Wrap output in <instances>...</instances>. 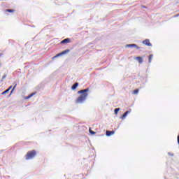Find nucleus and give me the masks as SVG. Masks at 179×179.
I'll return each mask as SVG.
<instances>
[{
  "label": "nucleus",
  "mask_w": 179,
  "mask_h": 179,
  "mask_svg": "<svg viewBox=\"0 0 179 179\" xmlns=\"http://www.w3.org/2000/svg\"><path fill=\"white\" fill-rule=\"evenodd\" d=\"M6 74H4L2 77V79H6Z\"/></svg>",
  "instance_id": "6ab92c4d"
},
{
  "label": "nucleus",
  "mask_w": 179,
  "mask_h": 179,
  "mask_svg": "<svg viewBox=\"0 0 179 179\" xmlns=\"http://www.w3.org/2000/svg\"><path fill=\"white\" fill-rule=\"evenodd\" d=\"M6 12H9L10 13H13V12H15V10H13V9H7V10H6Z\"/></svg>",
  "instance_id": "ddd939ff"
},
{
  "label": "nucleus",
  "mask_w": 179,
  "mask_h": 179,
  "mask_svg": "<svg viewBox=\"0 0 179 179\" xmlns=\"http://www.w3.org/2000/svg\"><path fill=\"white\" fill-rule=\"evenodd\" d=\"M138 93H139V90H134L133 91V94H138Z\"/></svg>",
  "instance_id": "dca6fc26"
},
{
  "label": "nucleus",
  "mask_w": 179,
  "mask_h": 179,
  "mask_svg": "<svg viewBox=\"0 0 179 179\" xmlns=\"http://www.w3.org/2000/svg\"><path fill=\"white\" fill-rule=\"evenodd\" d=\"M179 15H177L176 16H178Z\"/></svg>",
  "instance_id": "5701e85b"
},
{
  "label": "nucleus",
  "mask_w": 179,
  "mask_h": 179,
  "mask_svg": "<svg viewBox=\"0 0 179 179\" xmlns=\"http://www.w3.org/2000/svg\"><path fill=\"white\" fill-rule=\"evenodd\" d=\"M87 92H89V88H87L85 90H82L78 92V94H80L76 99V102L77 103H82L85 100H86V98L89 95L87 94Z\"/></svg>",
  "instance_id": "f257e3e1"
},
{
  "label": "nucleus",
  "mask_w": 179,
  "mask_h": 179,
  "mask_svg": "<svg viewBox=\"0 0 179 179\" xmlns=\"http://www.w3.org/2000/svg\"><path fill=\"white\" fill-rule=\"evenodd\" d=\"M6 93H9V89H7L5 91H3L1 94L3 95V94H6Z\"/></svg>",
  "instance_id": "4468645a"
},
{
  "label": "nucleus",
  "mask_w": 179,
  "mask_h": 179,
  "mask_svg": "<svg viewBox=\"0 0 179 179\" xmlns=\"http://www.w3.org/2000/svg\"><path fill=\"white\" fill-rule=\"evenodd\" d=\"M128 47H135L136 48H137V50H139V47H138V45H136V44H129L127 45Z\"/></svg>",
  "instance_id": "9d476101"
},
{
  "label": "nucleus",
  "mask_w": 179,
  "mask_h": 179,
  "mask_svg": "<svg viewBox=\"0 0 179 179\" xmlns=\"http://www.w3.org/2000/svg\"><path fill=\"white\" fill-rule=\"evenodd\" d=\"M143 44L148 45V47H152V43H150V41H149V39L144 40L143 41Z\"/></svg>",
  "instance_id": "20e7f679"
},
{
  "label": "nucleus",
  "mask_w": 179,
  "mask_h": 179,
  "mask_svg": "<svg viewBox=\"0 0 179 179\" xmlns=\"http://www.w3.org/2000/svg\"><path fill=\"white\" fill-rule=\"evenodd\" d=\"M152 59H153V55H150L148 57V62L150 64L152 62Z\"/></svg>",
  "instance_id": "9b49d317"
},
{
  "label": "nucleus",
  "mask_w": 179,
  "mask_h": 179,
  "mask_svg": "<svg viewBox=\"0 0 179 179\" xmlns=\"http://www.w3.org/2000/svg\"><path fill=\"white\" fill-rule=\"evenodd\" d=\"M111 135H114V131H106V136H111Z\"/></svg>",
  "instance_id": "0eeeda50"
},
{
  "label": "nucleus",
  "mask_w": 179,
  "mask_h": 179,
  "mask_svg": "<svg viewBox=\"0 0 179 179\" xmlns=\"http://www.w3.org/2000/svg\"><path fill=\"white\" fill-rule=\"evenodd\" d=\"M0 66H1V64H0Z\"/></svg>",
  "instance_id": "b1692460"
},
{
  "label": "nucleus",
  "mask_w": 179,
  "mask_h": 179,
  "mask_svg": "<svg viewBox=\"0 0 179 179\" xmlns=\"http://www.w3.org/2000/svg\"><path fill=\"white\" fill-rule=\"evenodd\" d=\"M71 43V39L69 38H67L61 41V44H65V43Z\"/></svg>",
  "instance_id": "39448f33"
},
{
  "label": "nucleus",
  "mask_w": 179,
  "mask_h": 179,
  "mask_svg": "<svg viewBox=\"0 0 179 179\" xmlns=\"http://www.w3.org/2000/svg\"><path fill=\"white\" fill-rule=\"evenodd\" d=\"M36 155H37V152L34 150L28 152L26 155V160H30V159H33Z\"/></svg>",
  "instance_id": "f03ea898"
},
{
  "label": "nucleus",
  "mask_w": 179,
  "mask_h": 179,
  "mask_svg": "<svg viewBox=\"0 0 179 179\" xmlns=\"http://www.w3.org/2000/svg\"><path fill=\"white\" fill-rule=\"evenodd\" d=\"M16 86H17V84L15 83L14 84V87H13V90L10 92V94H12V93H13V90H15V89H16Z\"/></svg>",
  "instance_id": "f8f14e48"
},
{
  "label": "nucleus",
  "mask_w": 179,
  "mask_h": 179,
  "mask_svg": "<svg viewBox=\"0 0 179 179\" xmlns=\"http://www.w3.org/2000/svg\"><path fill=\"white\" fill-rule=\"evenodd\" d=\"M1 57V55H0V57Z\"/></svg>",
  "instance_id": "412c9836"
},
{
  "label": "nucleus",
  "mask_w": 179,
  "mask_h": 179,
  "mask_svg": "<svg viewBox=\"0 0 179 179\" xmlns=\"http://www.w3.org/2000/svg\"><path fill=\"white\" fill-rule=\"evenodd\" d=\"M71 51L69 49H67L66 50H64L61 53L57 54L56 56L54 57V58H57V57H61V55H64V54H66Z\"/></svg>",
  "instance_id": "7ed1b4c3"
},
{
  "label": "nucleus",
  "mask_w": 179,
  "mask_h": 179,
  "mask_svg": "<svg viewBox=\"0 0 179 179\" xmlns=\"http://www.w3.org/2000/svg\"><path fill=\"white\" fill-rule=\"evenodd\" d=\"M136 59H137L140 64H142V62H143V59H142L141 57H136Z\"/></svg>",
  "instance_id": "6e6552de"
},
{
  "label": "nucleus",
  "mask_w": 179,
  "mask_h": 179,
  "mask_svg": "<svg viewBox=\"0 0 179 179\" xmlns=\"http://www.w3.org/2000/svg\"><path fill=\"white\" fill-rule=\"evenodd\" d=\"M89 131H90V134H91V135H95V134H96V132H94V131H92V129H90Z\"/></svg>",
  "instance_id": "2eb2a0df"
},
{
  "label": "nucleus",
  "mask_w": 179,
  "mask_h": 179,
  "mask_svg": "<svg viewBox=\"0 0 179 179\" xmlns=\"http://www.w3.org/2000/svg\"><path fill=\"white\" fill-rule=\"evenodd\" d=\"M118 111H120V108H117L115 109V115H117V114H118Z\"/></svg>",
  "instance_id": "f3484780"
},
{
  "label": "nucleus",
  "mask_w": 179,
  "mask_h": 179,
  "mask_svg": "<svg viewBox=\"0 0 179 179\" xmlns=\"http://www.w3.org/2000/svg\"><path fill=\"white\" fill-rule=\"evenodd\" d=\"M143 8H146V7L143 6Z\"/></svg>",
  "instance_id": "4be33fe9"
},
{
  "label": "nucleus",
  "mask_w": 179,
  "mask_h": 179,
  "mask_svg": "<svg viewBox=\"0 0 179 179\" xmlns=\"http://www.w3.org/2000/svg\"><path fill=\"white\" fill-rule=\"evenodd\" d=\"M128 114H129V111L127 110L126 111L122 116L121 117L122 120H125V118L127 117V116L128 115Z\"/></svg>",
  "instance_id": "423d86ee"
},
{
  "label": "nucleus",
  "mask_w": 179,
  "mask_h": 179,
  "mask_svg": "<svg viewBox=\"0 0 179 179\" xmlns=\"http://www.w3.org/2000/svg\"><path fill=\"white\" fill-rule=\"evenodd\" d=\"M36 94L35 93H32V94H31L29 96H28L27 97V99H30V97H33V96H34Z\"/></svg>",
  "instance_id": "a211bd4d"
},
{
  "label": "nucleus",
  "mask_w": 179,
  "mask_h": 179,
  "mask_svg": "<svg viewBox=\"0 0 179 179\" xmlns=\"http://www.w3.org/2000/svg\"><path fill=\"white\" fill-rule=\"evenodd\" d=\"M78 86H79V83H76L71 87L72 90H75L76 89V87H78Z\"/></svg>",
  "instance_id": "1a4fd4ad"
},
{
  "label": "nucleus",
  "mask_w": 179,
  "mask_h": 179,
  "mask_svg": "<svg viewBox=\"0 0 179 179\" xmlns=\"http://www.w3.org/2000/svg\"><path fill=\"white\" fill-rule=\"evenodd\" d=\"M8 89H9V91H10V89H12V86H10Z\"/></svg>",
  "instance_id": "aec40b11"
}]
</instances>
